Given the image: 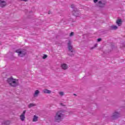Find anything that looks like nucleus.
<instances>
[{
    "label": "nucleus",
    "instance_id": "obj_12",
    "mask_svg": "<svg viewBox=\"0 0 125 125\" xmlns=\"http://www.w3.org/2000/svg\"><path fill=\"white\" fill-rule=\"evenodd\" d=\"M39 94H40V91H39V90H37L35 92V93L34 94V97H37L39 95Z\"/></svg>",
    "mask_w": 125,
    "mask_h": 125
},
{
    "label": "nucleus",
    "instance_id": "obj_7",
    "mask_svg": "<svg viewBox=\"0 0 125 125\" xmlns=\"http://www.w3.org/2000/svg\"><path fill=\"white\" fill-rule=\"evenodd\" d=\"M98 4L100 7H104L106 4V2L103 0H100L98 1Z\"/></svg>",
    "mask_w": 125,
    "mask_h": 125
},
{
    "label": "nucleus",
    "instance_id": "obj_28",
    "mask_svg": "<svg viewBox=\"0 0 125 125\" xmlns=\"http://www.w3.org/2000/svg\"><path fill=\"white\" fill-rule=\"evenodd\" d=\"M29 13H33V11H30Z\"/></svg>",
    "mask_w": 125,
    "mask_h": 125
},
{
    "label": "nucleus",
    "instance_id": "obj_27",
    "mask_svg": "<svg viewBox=\"0 0 125 125\" xmlns=\"http://www.w3.org/2000/svg\"><path fill=\"white\" fill-rule=\"evenodd\" d=\"M60 104H61V106H65V105H63V104H62V103H61Z\"/></svg>",
    "mask_w": 125,
    "mask_h": 125
},
{
    "label": "nucleus",
    "instance_id": "obj_25",
    "mask_svg": "<svg viewBox=\"0 0 125 125\" xmlns=\"http://www.w3.org/2000/svg\"><path fill=\"white\" fill-rule=\"evenodd\" d=\"M94 3H96V2H97L98 1V0H93Z\"/></svg>",
    "mask_w": 125,
    "mask_h": 125
},
{
    "label": "nucleus",
    "instance_id": "obj_23",
    "mask_svg": "<svg viewBox=\"0 0 125 125\" xmlns=\"http://www.w3.org/2000/svg\"><path fill=\"white\" fill-rule=\"evenodd\" d=\"M25 114H26V110H24L21 115H23V116H25Z\"/></svg>",
    "mask_w": 125,
    "mask_h": 125
},
{
    "label": "nucleus",
    "instance_id": "obj_15",
    "mask_svg": "<svg viewBox=\"0 0 125 125\" xmlns=\"http://www.w3.org/2000/svg\"><path fill=\"white\" fill-rule=\"evenodd\" d=\"M111 28V30H117V29H118V26L116 25H112Z\"/></svg>",
    "mask_w": 125,
    "mask_h": 125
},
{
    "label": "nucleus",
    "instance_id": "obj_10",
    "mask_svg": "<svg viewBox=\"0 0 125 125\" xmlns=\"http://www.w3.org/2000/svg\"><path fill=\"white\" fill-rule=\"evenodd\" d=\"M122 22L123 21H122V20L118 19L116 21V23L117 24V25H118V26H121Z\"/></svg>",
    "mask_w": 125,
    "mask_h": 125
},
{
    "label": "nucleus",
    "instance_id": "obj_14",
    "mask_svg": "<svg viewBox=\"0 0 125 125\" xmlns=\"http://www.w3.org/2000/svg\"><path fill=\"white\" fill-rule=\"evenodd\" d=\"M2 124L5 125H9L10 124V122H9V121L7 120L4 121L3 123Z\"/></svg>",
    "mask_w": 125,
    "mask_h": 125
},
{
    "label": "nucleus",
    "instance_id": "obj_26",
    "mask_svg": "<svg viewBox=\"0 0 125 125\" xmlns=\"http://www.w3.org/2000/svg\"><path fill=\"white\" fill-rule=\"evenodd\" d=\"M21 1H27L28 0H21Z\"/></svg>",
    "mask_w": 125,
    "mask_h": 125
},
{
    "label": "nucleus",
    "instance_id": "obj_2",
    "mask_svg": "<svg viewBox=\"0 0 125 125\" xmlns=\"http://www.w3.org/2000/svg\"><path fill=\"white\" fill-rule=\"evenodd\" d=\"M63 118H64V114H63L62 111H59L56 113L54 117L55 122L60 123L63 120Z\"/></svg>",
    "mask_w": 125,
    "mask_h": 125
},
{
    "label": "nucleus",
    "instance_id": "obj_19",
    "mask_svg": "<svg viewBox=\"0 0 125 125\" xmlns=\"http://www.w3.org/2000/svg\"><path fill=\"white\" fill-rule=\"evenodd\" d=\"M43 59H45L46 58H47V55H44L42 57Z\"/></svg>",
    "mask_w": 125,
    "mask_h": 125
},
{
    "label": "nucleus",
    "instance_id": "obj_13",
    "mask_svg": "<svg viewBox=\"0 0 125 125\" xmlns=\"http://www.w3.org/2000/svg\"><path fill=\"white\" fill-rule=\"evenodd\" d=\"M39 117L37 116L36 115H34L33 119V122H38V119Z\"/></svg>",
    "mask_w": 125,
    "mask_h": 125
},
{
    "label": "nucleus",
    "instance_id": "obj_29",
    "mask_svg": "<svg viewBox=\"0 0 125 125\" xmlns=\"http://www.w3.org/2000/svg\"><path fill=\"white\" fill-rule=\"evenodd\" d=\"M48 13V14H50V11H49Z\"/></svg>",
    "mask_w": 125,
    "mask_h": 125
},
{
    "label": "nucleus",
    "instance_id": "obj_4",
    "mask_svg": "<svg viewBox=\"0 0 125 125\" xmlns=\"http://www.w3.org/2000/svg\"><path fill=\"white\" fill-rule=\"evenodd\" d=\"M71 8L73 9L72 11V14L74 16H76V17H79L81 16V12L79 11V10L76 8L74 4H72L71 5Z\"/></svg>",
    "mask_w": 125,
    "mask_h": 125
},
{
    "label": "nucleus",
    "instance_id": "obj_16",
    "mask_svg": "<svg viewBox=\"0 0 125 125\" xmlns=\"http://www.w3.org/2000/svg\"><path fill=\"white\" fill-rule=\"evenodd\" d=\"M21 120L23 121L25 120V115H23L22 114H21Z\"/></svg>",
    "mask_w": 125,
    "mask_h": 125
},
{
    "label": "nucleus",
    "instance_id": "obj_30",
    "mask_svg": "<svg viewBox=\"0 0 125 125\" xmlns=\"http://www.w3.org/2000/svg\"><path fill=\"white\" fill-rule=\"evenodd\" d=\"M73 95H74L75 96H77V94H74Z\"/></svg>",
    "mask_w": 125,
    "mask_h": 125
},
{
    "label": "nucleus",
    "instance_id": "obj_18",
    "mask_svg": "<svg viewBox=\"0 0 125 125\" xmlns=\"http://www.w3.org/2000/svg\"><path fill=\"white\" fill-rule=\"evenodd\" d=\"M97 44H98L97 43L95 44L94 46H93L91 48V49H93L95 48L96 47H97Z\"/></svg>",
    "mask_w": 125,
    "mask_h": 125
},
{
    "label": "nucleus",
    "instance_id": "obj_3",
    "mask_svg": "<svg viewBox=\"0 0 125 125\" xmlns=\"http://www.w3.org/2000/svg\"><path fill=\"white\" fill-rule=\"evenodd\" d=\"M15 52L18 53L20 57H24L27 55V50L25 49H19L16 50Z\"/></svg>",
    "mask_w": 125,
    "mask_h": 125
},
{
    "label": "nucleus",
    "instance_id": "obj_21",
    "mask_svg": "<svg viewBox=\"0 0 125 125\" xmlns=\"http://www.w3.org/2000/svg\"><path fill=\"white\" fill-rule=\"evenodd\" d=\"M60 95H61V96H63V95H64V92H60Z\"/></svg>",
    "mask_w": 125,
    "mask_h": 125
},
{
    "label": "nucleus",
    "instance_id": "obj_22",
    "mask_svg": "<svg viewBox=\"0 0 125 125\" xmlns=\"http://www.w3.org/2000/svg\"><path fill=\"white\" fill-rule=\"evenodd\" d=\"M101 41H102V39H101V38H99L97 39V42H101Z\"/></svg>",
    "mask_w": 125,
    "mask_h": 125
},
{
    "label": "nucleus",
    "instance_id": "obj_17",
    "mask_svg": "<svg viewBox=\"0 0 125 125\" xmlns=\"http://www.w3.org/2000/svg\"><path fill=\"white\" fill-rule=\"evenodd\" d=\"M34 106H36V104L31 103L28 105V108H32V107H34Z\"/></svg>",
    "mask_w": 125,
    "mask_h": 125
},
{
    "label": "nucleus",
    "instance_id": "obj_11",
    "mask_svg": "<svg viewBox=\"0 0 125 125\" xmlns=\"http://www.w3.org/2000/svg\"><path fill=\"white\" fill-rule=\"evenodd\" d=\"M43 93H45V94H50V93H51V91L47 89H45L43 90Z\"/></svg>",
    "mask_w": 125,
    "mask_h": 125
},
{
    "label": "nucleus",
    "instance_id": "obj_20",
    "mask_svg": "<svg viewBox=\"0 0 125 125\" xmlns=\"http://www.w3.org/2000/svg\"><path fill=\"white\" fill-rule=\"evenodd\" d=\"M73 36H74V32H72L70 33L69 36L70 37H73Z\"/></svg>",
    "mask_w": 125,
    "mask_h": 125
},
{
    "label": "nucleus",
    "instance_id": "obj_24",
    "mask_svg": "<svg viewBox=\"0 0 125 125\" xmlns=\"http://www.w3.org/2000/svg\"><path fill=\"white\" fill-rule=\"evenodd\" d=\"M121 47H125V43L121 44Z\"/></svg>",
    "mask_w": 125,
    "mask_h": 125
},
{
    "label": "nucleus",
    "instance_id": "obj_6",
    "mask_svg": "<svg viewBox=\"0 0 125 125\" xmlns=\"http://www.w3.org/2000/svg\"><path fill=\"white\" fill-rule=\"evenodd\" d=\"M120 117V113L118 112H114L111 116V120H117Z\"/></svg>",
    "mask_w": 125,
    "mask_h": 125
},
{
    "label": "nucleus",
    "instance_id": "obj_8",
    "mask_svg": "<svg viewBox=\"0 0 125 125\" xmlns=\"http://www.w3.org/2000/svg\"><path fill=\"white\" fill-rule=\"evenodd\" d=\"M6 5V2L3 0H0V6L1 7H4Z\"/></svg>",
    "mask_w": 125,
    "mask_h": 125
},
{
    "label": "nucleus",
    "instance_id": "obj_9",
    "mask_svg": "<svg viewBox=\"0 0 125 125\" xmlns=\"http://www.w3.org/2000/svg\"><path fill=\"white\" fill-rule=\"evenodd\" d=\"M61 67L63 70H67L68 69V66L66 63H63L61 65Z\"/></svg>",
    "mask_w": 125,
    "mask_h": 125
},
{
    "label": "nucleus",
    "instance_id": "obj_5",
    "mask_svg": "<svg viewBox=\"0 0 125 125\" xmlns=\"http://www.w3.org/2000/svg\"><path fill=\"white\" fill-rule=\"evenodd\" d=\"M67 47L68 51L69 52H71V54H68V55L69 56H74L73 52H75V51H74V49H73V46L72 45V42H71V41H69L67 43Z\"/></svg>",
    "mask_w": 125,
    "mask_h": 125
},
{
    "label": "nucleus",
    "instance_id": "obj_1",
    "mask_svg": "<svg viewBox=\"0 0 125 125\" xmlns=\"http://www.w3.org/2000/svg\"><path fill=\"white\" fill-rule=\"evenodd\" d=\"M18 80L14 79L13 77L9 78L7 80V83L13 87H16L19 85V83L17 82Z\"/></svg>",
    "mask_w": 125,
    "mask_h": 125
}]
</instances>
